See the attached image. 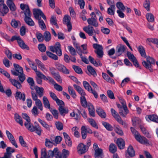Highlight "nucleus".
Wrapping results in <instances>:
<instances>
[{
  "label": "nucleus",
  "instance_id": "1",
  "mask_svg": "<svg viewBox=\"0 0 158 158\" xmlns=\"http://www.w3.org/2000/svg\"><path fill=\"white\" fill-rule=\"evenodd\" d=\"M21 9L24 15V21L29 26H33L35 25V23L31 17L32 13L28 5L21 3L20 5Z\"/></svg>",
  "mask_w": 158,
  "mask_h": 158
},
{
  "label": "nucleus",
  "instance_id": "2",
  "mask_svg": "<svg viewBox=\"0 0 158 158\" xmlns=\"http://www.w3.org/2000/svg\"><path fill=\"white\" fill-rule=\"evenodd\" d=\"M15 70L13 69L11 71L12 74L15 76H18L19 79H25V75L23 73V68L15 63L14 64Z\"/></svg>",
  "mask_w": 158,
  "mask_h": 158
},
{
  "label": "nucleus",
  "instance_id": "3",
  "mask_svg": "<svg viewBox=\"0 0 158 158\" xmlns=\"http://www.w3.org/2000/svg\"><path fill=\"white\" fill-rule=\"evenodd\" d=\"M131 131L134 135L136 139L141 144L148 145L149 144L148 140L144 137L141 136L138 132L134 128L131 127Z\"/></svg>",
  "mask_w": 158,
  "mask_h": 158
},
{
  "label": "nucleus",
  "instance_id": "4",
  "mask_svg": "<svg viewBox=\"0 0 158 158\" xmlns=\"http://www.w3.org/2000/svg\"><path fill=\"white\" fill-rule=\"evenodd\" d=\"M146 58L147 61L143 60L142 64L146 69L149 70L151 72H152L153 69L152 64H155V60L154 58L149 56H146Z\"/></svg>",
  "mask_w": 158,
  "mask_h": 158
},
{
  "label": "nucleus",
  "instance_id": "5",
  "mask_svg": "<svg viewBox=\"0 0 158 158\" xmlns=\"http://www.w3.org/2000/svg\"><path fill=\"white\" fill-rule=\"evenodd\" d=\"M57 148H55L53 151H47L45 148H43L41 150L40 158H53L54 156V153H56Z\"/></svg>",
  "mask_w": 158,
  "mask_h": 158
},
{
  "label": "nucleus",
  "instance_id": "6",
  "mask_svg": "<svg viewBox=\"0 0 158 158\" xmlns=\"http://www.w3.org/2000/svg\"><path fill=\"white\" fill-rule=\"evenodd\" d=\"M90 16L91 18H89L87 20L88 24L95 27H98L99 24L95 13L94 12H92L90 14Z\"/></svg>",
  "mask_w": 158,
  "mask_h": 158
},
{
  "label": "nucleus",
  "instance_id": "7",
  "mask_svg": "<svg viewBox=\"0 0 158 158\" xmlns=\"http://www.w3.org/2000/svg\"><path fill=\"white\" fill-rule=\"evenodd\" d=\"M56 153H54V156L56 158H67L69 155V151L65 149H63L61 153L59 152L57 148Z\"/></svg>",
  "mask_w": 158,
  "mask_h": 158
},
{
  "label": "nucleus",
  "instance_id": "8",
  "mask_svg": "<svg viewBox=\"0 0 158 158\" xmlns=\"http://www.w3.org/2000/svg\"><path fill=\"white\" fill-rule=\"evenodd\" d=\"M55 64L56 68L59 71L65 74L69 73L68 69L64 65L57 62H55Z\"/></svg>",
  "mask_w": 158,
  "mask_h": 158
},
{
  "label": "nucleus",
  "instance_id": "9",
  "mask_svg": "<svg viewBox=\"0 0 158 158\" xmlns=\"http://www.w3.org/2000/svg\"><path fill=\"white\" fill-rule=\"evenodd\" d=\"M93 47L96 50L95 51L98 56L99 57H102L103 55V48L101 45L97 44H94L93 45Z\"/></svg>",
  "mask_w": 158,
  "mask_h": 158
},
{
  "label": "nucleus",
  "instance_id": "10",
  "mask_svg": "<svg viewBox=\"0 0 158 158\" xmlns=\"http://www.w3.org/2000/svg\"><path fill=\"white\" fill-rule=\"evenodd\" d=\"M70 17L68 15H65L63 19V23L67 25L68 31L69 32L72 29V26L70 22Z\"/></svg>",
  "mask_w": 158,
  "mask_h": 158
},
{
  "label": "nucleus",
  "instance_id": "11",
  "mask_svg": "<svg viewBox=\"0 0 158 158\" xmlns=\"http://www.w3.org/2000/svg\"><path fill=\"white\" fill-rule=\"evenodd\" d=\"M126 48L125 46L121 44L117 45L116 48V55L117 56L121 55L125 52Z\"/></svg>",
  "mask_w": 158,
  "mask_h": 158
},
{
  "label": "nucleus",
  "instance_id": "12",
  "mask_svg": "<svg viewBox=\"0 0 158 158\" xmlns=\"http://www.w3.org/2000/svg\"><path fill=\"white\" fill-rule=\"evenodd\" d=\"M112 115L119 124L123 125L124 127H127V124L123 121L118 113L116 111Z\"/></svg>",
  "mask_w": 158,
  "mask_h": 158
},
{
  "label": "nucleus",
  "instance_id": "13",
  "mask_svg": "<svg viewBox=\"0 0 158 158\" xmlns=\"http://www.w3.org/2000/svg\"><path fill=\"white\" fill-rule=\"evenodd\" d=\"M9 11V9L7 6L5 4H1L0 5V12L1 15L4 16Z\"/></svg>",
  "mask_w": 158,
  "mask_h": 158
},
{
  "label": "nucleus",
  "instance_id": "14",
  "mask_svg": "<svg viewBox=\"0 0 158 158\" xmlns=\"http://www.w3.org/2000/svg\"><path fill=\"white\" fill-rule=\"evenodd\" d=\"M77 151L79 154H82L85 153L87 151L86 146L82 143H80L78 146Z\"/></svg>",
  "mask_w": 158,
  "mask_h": 158
},
{
  "label": "nucleus",
  "instance_id": "15",
  "mask_svg": "<svg viewBox=\"0 0 158 158\" xmlns=\"http://www.w3.org/2000/svg\"><path fill=\"white\" fill-rule=\"evenodd\" d=\"M24 80H10V81L12 84L17 88L19 89L21 87V83H22Z\"/></svg>",
  "mask_w": 158,
  "mask_h": 158
},
{
  "label": "nucleus",
  "instance_id": "16",
  "mask_svg": "<svg viewBox=\"0 0 158 158\" xmlns=\"http://www.w3.org/2000/svg\"><path fill=\"white\" fill-rule=\"evenodd\" d=\"M83 30L87 33L89 36H92L94 31V30L92 26H88L83 28Z\"/></svg>",
  "mask_w": 158,
  "mask_h": 158
},
{
  "label": "nucleus",
  "instance_id": "17",
  "mask_svg": "<svg viewBox=\"0 0 158 158\" xmlns=\"http://www.w3.org/2000/svg\"><path fill=\"white\" fill-rule=\"evenodd\" d=\"M16 99L18 100H22L24 101L25 100V95L24 93H22L20 92H17L15 95Z\"/></svg>",
  "mask_w": 158,
  "mask_h": 158
},
{
  "label": "nucleus",
  "instance_id": "18",
  "mask_svg": "<svg viewBox=\"0 0 158 158\" xmlns=\"http://www.w3.org/2000/svg\"><path fill=\"white\" fill-rule=\"evenodd\" d=\"M145 118L147 121H151L155 122L158 123V116L155 114L146 116Z\"/></svg>",
  "mask_w": 158,
  "mask_h": 158
},
{
  "label": "nucleus",
  "instance_id": "19",
  "mask_svg": "<svg viewBox=\"0 0 158 158\" xmlns=\"http://www.w3.org/2000/svg\"><path fill=\"white\" fill-rule=\"evenodd\" d=\"M123 110L122 109L119 110V113L123 117H126L127 114L129 113L127 106L123 107Z\"/></svg>",
  "mask_w": 158,
  "mask_h": 158
},
{
  "label": "nucleus",
  "instance_id": "20",
  "mask_svg": "<svg viewBox=\"0 0 158 158\" xmlns=\"http://www.w3.org/2000/svg\"><path fill=\"white\" fill-rule=\"evenodd\" d=\"M96 111L98 115L101 118H105L106 115L104 110L100 107H98L96 108Z\"/></svg>",
  "mask_w": 158,
  "mask_h": 158
},
{
  "label": "nucleus",
  "instance_id": "21",
  "mask_svg": "<svg viewBox=\"0 0 158 158\" xmlns=\"http://www.w3.org/2000/svg\"><path fill=\"white\" fill-rule=\"evenodd\" d=\"M89 115L90 116H95V109L91 103L89 104L88 106Z\"/></svg>",
  "mask_w": 158,
  "mask_h": 158
},
{
  "label": "nucleus",
  "instance_id": "22",
  "mask_svg": "<svg viewBox=\"0 0 158 158\" xmlns=\"http://www.w3.org/2000/svg\"><path fill=\"white\" fill-rule=\"evenodd\" d=\"M42 13V11L40 9H33V14L34 17L36 19H40V15H41Z\"/></svg>",
  "mask_w": 158,
  "mask_h": 158
},
{
  "label": "nucleus",
  "instance_id": "23",
  "mask_svg": "<svg viewBox=\"0 0 158 158\" xmlns=\"http://www.w3.org/2000/svg\"><path fill=\"white\" fill-rule=\"evenodd\" d=\"M55 52L59 56L62 55V51L60 49V44L58 42H57L55 44Z\"/></svg>",
  "mask_w": 158,
  "mask_h": 158
},
{
  "label": "nucleus",
  "instance_id": "24",
  "mask_svg": "<svg viewBox=\"0 0 158 158\" xmlns=\"http://www.w3.org/2000/svg\"><path fill=\"white\" fill-rule=\"evenodd\" d=\"M116 143L120 149H123L124 148L125 142L124 140L121 138H119L117 139Z\"/></svg>",
  "mask_w": 158,
  "mask_h": 158
},
{
  "label": "nucleus",
  "instance_id": "25",
  "mask_svg": "<svg viewBox=\"0 0 158 158\" xmlns=\"http://www.w3.org/2000/svg\"><path fill=\"white\" fill-rule=\"evenodd\" d=\"M73 86L78 93L81 95V97H85V96L86 94L85 93L80 87L76 84H74Z\"/></svg>",
  "mask_w": 158,
  "mask_h": 158
},
{
  "label": "nucleus",
  "instance_id": "26",
  "mask_svg": "<svg viewBox=\"0 0 158 158\" xmlns=\"http://www.w3.org/2000/svg\"><path fill=\"white\" fill-rule=\"evenodd\" d=\"M137 48L141 56L143 58H146V55L144 48L142 45H139Z\"/></svg>",
  "mask_w": 158,
  "mask_h": 158
},
{
  "label": "nucleus",
  "instance_id": "27",
  "mask_svg": "<svg viewBox=\"0 0 158 158\" xmlns=\"http://www.w3.org/2000/svg\"><path fill=\"white\" fill-rule=\"evenodd\" d=\"M18 43L19 47L23 49H26L29 50V48L28 46L26 44L24 41L21 38Z\"/></svg>",
  "mask_w": 158,
  "mask_h": 158
},
{
  "label": "nucleus",
  "instance_id": "28",
  "mask_svg": "<svg viewBox=\"0 0 158 158\" xmlns=\"http://www.w3.org/2000/svg\"><path fill=\"white\" fill-rule=\"evenodd\" d=\"M18 43L19 47L23 49H26L29 50V48L28 46L26 44L24 41L21 38Z\"/></svg>",
  "mask_w": 158,
  "mask_h": 158
},
{
  "label": "nucleus",
  "instance_id": "29",
  "mask_svg": "<svg viewBox=\"0 0 158 158\" xmlns=\"http://www.w3.org/2000/svg\"><path fill=\"white\" fill-rule=\"evenodd\" d=\"M6 4L11 11H14L16 10V7L13 2V1H7Z\"/></svg>",
  "mask_w": 158,
  "mask_h": 158
},
{
  "label": "nucleus",
  "instance_id": "30",
  "mask_svg": "<svg viewBox=\"0 0 158 158\" xmlns=\"http://www.w3.org/2000/svg\"><path fill=\"white\" fill-rule=\"evenodd\" d=\"M49 70L51 74L53 76L54 78H56V79H60V78L61 77L59 73H56L55 72L56 70L55 68L53 67L51 68H50Z\"/></svg>",
  "mask_w": 158,
  "mask_h": 158
},
{
  "label": "nucleus",
  "instance_id": "31",
  "mask_svg": "<svg viewBox=\"0 0 158 158\" xmlns=\"http://www.w3.org/2000/svg\"><path fill=\"white\" fill-rule=\"evenodd\" d=\"M43 38L46 42H48L51 38V36L50 33L48 31H45L44 34Z\"/></svg>",
  "mask_w": 158,
  "mask_h": 158
},
{
  "label": "nucleus",
  "instance_id": "32",
  "mask_svg": "<svg viewBox=\"0 0 158 158\" xmlns=\"http://www.w3.org/2000/svg\"><path fill=\"white\" fill-rule=\"evenodd\" d=\"M35 89L40 97H41L43 96L44 91V89L43 88H40L36 86Z\"/></svg>",
  "mask_w": 158,
  "mask_h": 158
},
{
  "label": "nucleus",
  "instance_id": "33",
  "mask_svg": "<svg viewBox=\"0 0 158 158\" xmlns=\"http://www.w3.org/2000/svg\"><path fill=\"white\" fill-rule=\"evenodd\" d=\"M24 125L28 130L31 132L34 131L35 126L31 123V122L29 123H25Z\"/></svg>",
  "mask_w": 158,
  "mask_h": 158
},
{
  "label": "nucleus",
  "instance_id": "34",
  "mask_svg": "<svg viewBox=\"0 0 158 158\" xmlns=\"http://www.w3.org/2000/svg\"><path fill=\"white\" fill-rule=\"evenodd\" d=\"M43 100L44 107L49 110L51 108L50 107V103L47 98L45 96H44Z\"/></svg>",
  "mask_w": 158,
  "mask_h": 158
},
{
  "label": "nucleus",
  "instance_id": "35",
  "mask_svg": "<svg viewBox=\"0 0 158 158\" xmlns=\"http://www.w3.org/2000/svg\"><path fill=\"white\" fill-rule=\"evenodd\" d=\"M68 89L69 94L73 98H75L77 97V95L75 91L72 87L70 85H69L68 86Z\"/></svg>",
  "mask_w": 158,
  "mask_h": 158
},
{
  "label": "nucleus",
  "instance_id": "36",
  "mask_svg": "<svg viewBox=\"0 0 158 158\" xmlns=\"http://www.w3.org/2000/svg\"><path fill=\"white\" fill-rule=\"evenodd\" d=\"M127 152L128 155L131 157H133L135 155V151L133 147L131 145H129L127 149Z\"/></svg>",
  "mask_w": 158,
  "mask_h": 158
},
{
  "label": "nucleus",
  "instance_id": "37",
  "mask_svg": "<svg viewBox=\"0 0 158 158\" xmlns=\"http://www.w3.org/2000/svg\"><path fill=\"white\" fill-rule=\"evenodd\" d=\"M15 121L21 126H23V122L21 117L18 114L16 113L15 114Z\"/></svg>",
  "mask_w": 158,
  "mask_h": 158
},
{
  "label": "nucleus",
  "instance_id": "38",
  "mask_svg": "<svg viewBox=\"0 0 158 158\" xmlns=\"http://www.w3.org/2000/svg\"><path fill=\"white\" fill-rule=\"evenodd\" d=\"M35 61L38 64L39 67L40 69L42 71L47 70L45 65L40 61L38 59H35Z\"/></svg>",
  "mask_w": 158,
  "mask_h": 158
},
{
  "label": "nucleus",
  "instance_id": "39",
  "mask_svg": "<svg viewBox=\"0 0 158 158\" xmlns=\"http://www.w3.org/2000/svg\"><path fill=\"white\" fill-rule=\"evenodd\" d=\"M59 110L61 115L64 116L65 114L68 112V110L67 108H64L62 106H60Z\"/></svg>",
  "mask_w": 158,
  "mask_h": 158
},
{
  "label": "nucleus",
  "instance_id": "40",
  "mask_svg": "<svg viewBox=\"0 0 158 158\" xmlns=\"http://www.w3.org/2000/svg\"><path fill=\"white\" fill-rule=\"evenodd\" d=\"M89 60L91 63L93 64L96 66H101L102 65V64L101 62H99L98 63L97 62L94 60V59L91 56H89Z\"/></svg>",
  "mask_w": 158,
  "mask_h": 158
},
{
  "label": "nucleus",
  "instance_id": "41",
  "mask_svg": "<svg viewBox=\"0 0 158 158\" xmlns=\"http://www.w3.org/2000/svg\"><path fill=\"white\" fill-rule=\"evenodd\" d=\"M115 10V6H112L108 8L107 13L110 15H114V14Z\"/></svg>",
  "mask_w": 158,
  "mask_h": 158
},
{
  "label": "nucleus",
  "instance_id": "42",
  "mask_svg": "<svg viewBox=\"0 0 158 158\" xmlns=\"http://www.w3.org/2000/svg\"><path fill=\"white\" fill-rule=\"evenodd\" d=\"M38 121L47 130L49 131L50 130L49 126L44 121L42 120L40 118H38Z\"/></svg>",
  "mask_w": 158,
  "mask_h": 158
},
{
  "label": "nucleus",
  "instance_id": "43",
  "mask_svg": "<svg viewBox=\"0 0 158 158\" xmlns=\"http://www.w3.org/2000/svg\"><path fill=\"white\" fill-rule=\"evenodd\" d=\"M116 6L117 8L118 9V10H122V11H124L125 10V7L121 2H118L116 4Z\"/></svg>",
  "mask_w": 158,
  "mask_h": 158
},
{
  "label": "nucleus",
  "instance_id": "44",
  "mask_svg": "<svg viewBox=\"0 0 158 158\" xmlns=\"http://www.w3.org/2000/svg\"><path fill=\"white\" fill-rule=\"evenodd\" d=\"M87 120L91 126L94 127L98 129V125L94 119L91 118H88Z\"/></svg>",
  "mask_w": 158,
  "mask_h": 158
},
{
  "label": "nucleus",
  "instance_id": "45",
  "mask_svg": "<svg viewBox=\"0 0 158 158\" xmlns=\"http://www.w3.org/2000/svg\"><path fill=\"white\" fill-rule=\"evenodd\" d=\"M95 157H99L102 156L103 155L102 150L101 149H98L95 151Z\"/></svg>",
  "mask_w": 158,
  "mask_h": 158
},
{
  "label": "nucleus",
  "instance_id": "46",
  "mask_svg": "<svg viewBox=\"0 0 158 158\" xmlns=\"http://www.w3.org/2000/svg\"><path fill=\"white\" fill-rule=\"evenodd\" d=\"M41 19V18L40 17V19H38L39 26L42 30H45L46 29V26L44 21Z\"/></svg>",
  "mask_w": 158,
  "mask_h": 158
},
{
  "label": "nucleus",
  "instance_id": "47",
  "mask_svg": "<svg viewBox=\"0 0 158 158\" xmlns=\"http://www.w3.org/2000/svg\"><path fill=\"white\" fill-rule=\"evenodd\" d=\"M88 70L90 74L94 76L95 77L97 76V73L94 68L90 65H88L87 66Z\"/></svg>",
  "mask_w": 158,
  "mask_h": 158
},
{
  "label": "nucleus",
  "instance_id": "48",
  "mask_svg": "<svg viewBox=\"0 0 158 158\" xmlns=\"http://www.w3.org/2000/svg\"><path fill=\"white\" fill-rule=\"evenodd\" d=\"M109 150L112 153H115L117 150V147L116 145L113 143L111 144L109 146Z\"/></svg>",
  "mask_w": 158,
  "mask_h": 158
},
{
  "label": "nucleus",
  "instance_id": "49",
  "mask_svg": "<svg viewBox=\"0 0 158 158\" xmlns=\"http://www.w3.org/2000/svg\"><path fill=\"white\" fill-rule=\"evenodd\" d=\"M102 124L107 130L110 131H111L113 130V128L112 127L109 123L106 122H103Z\"/></svg>",
  "mask_w": 158,
  "mask_h": 158
},
{
  "label": "nucleus",
  "instance_id": "50",
  "mask_svg": "<svg viewBox=\"0 0 158 158\" xmlns=\"http://www.w3.org/2000/svg\"><path fill=\"white\" fill-rule=\"evenodd\" d=\"M114 131L118 135H122L123 134V133L122 130L120 127L118 126H116L114 128Z\"/></svg>",
  "mask_w": 158,
  "mask_h": 158
},
{
  "label": "nucleus",
  "instance_id": "51",
  "mask_svg": "<svg viewBox=\"0 0 158 158\" xmlns=\"http://www.w3.org/2000/svg\"><path fill=\"white\" fill-rule=\"evenodd\" d=\"M80 100L81 103L83 106L85 107L88 106L86 99L85 97H81Z\"/></svg>",
  "mask_w": 158,
  "mask_h": 158
},
{
  "label": "nucleus",
  "instance_id": "52",
  "mask_svg": "<svg viewBox=\"0 0 158 158\" xmlns=\"http://www.w3.org/2000/svg\"><path fill=\"white\" fill-rule=\"evenodd\" d=\"M85 126H83L81 127V133L82 138L83 139H85L87 136V133L85 131Z\"/></svg>",
  "mask_w": 158,
  "mask_h": 158
},
{
  "label": "nucleus",
  "instance_id": "53",
  "mask_svg": "<svg viewBox=\"0 0 158 158\" xmlns=\"http://www.w3.org/2000/svg\"><path fill=\"white\" fill-rule=\"evenodd\" d=\"M132 121L133 123V124L134 126L139 124L141 122L140 119L139 118L136 117L133 118Z\"/></svg>",
  "mask_w": 158,
  "mask_h": 158
},
{
  "label": "nucleus",
  "instance_id": "54",
  "mask_svg": "<svg viewBox=\"0 0 158 158\" xmlns=\"http://www.w3.org/2000/svg\"><path fill=\"white\" fill-rule=\"evenodd\" d=\"M35 104L36 106L41 111L43 110V107L42 104L40 100H38L35 101Z\"/></svg>",
  "mask_w": 158,
  "mask_h": 158
},
{
  "label": "nucleus",
  "instance_id": "55",
  "mask_svg": "<svg viewBox=\"0 0 158 158\" xmlns=\"http://www.w3.org/2000/svg\"><path fill=\"white\" fill-rule=\"evenodd\" d=\"M146 18L149 22H152L154 21V18L153 15L151 13H148L146 15Z\"/></svg>",
  "mask_w": 158,
  "mask_h": 158
},
{
  "label": "nucleus",
  "instance_id": "56",
  "mask_svg": "<svg viewBox=\"0 0 158 158\" xmlns=\"http://www.w3.org/2000/svg\"><path fill=\"white\" fill-rule=\"evenodd\" d=\"M73 68L77 73L81 74L82 73V70L79 67L74 65L73 66Z\"/></svg>",
  "mask_w": 158,
  "mask_h": 158
},
{
  "label": "nucleus",
  "instance_id": "57",
  "mask_svg": "<svg viewBox=\"0 0 158 158\" xmlns=\"http://www.w3.org/2000/svg\"><path fill=\"white\" fill-rule=\"evenodd\" d=\"M39 50L41 52H44L46 50V47L45 45L43 44H40L38 45Z\"/></svg>",
  "mask_w": 158,
  "mask_h": 158
},
{
  "label": "nucleus",
  "instance_id": "58",
  "mask_svg": "<svg viewBox=\"0 0 158 158\" xmlns=\"http://www.w3.org/2000/svg\"><path fill=\"white\" fill-rule=\"evenodd\" d=\"M27 82L30 85V88L31 90H34L35 86L33 80H27Z\"/></svg>",
  "mask_w": 158,
  "mask_h": 158
},
{
  "label": "nucleus",
  "instance_id": "59",
  "mask_svg": "<svg viewBox=\"0 0 158 158\" xmlns=\"http://www.w3.org/2000/svg\"><path fill=\"white\" fill-rule=\"evenodd\" d=\"M20 23V21H16L15 19H13L11 22V26L15 28H17L19 24Z\"/></svg>",
  "mask_w": 158,
  "mask_h": 158
},
{
  "label": "nucleus",
  "instance_id": "60",
  "mask_svg": "<svg viewBox=\"0 0 158 158\" xmlns=\"http://www.w3.org/2000/svg\"><path fill=\"white\" fill-rule=\"evenodd\" d=\"M49 110L53 114L54 117L56 119H58V115L57 111L56 109H53L52 108L50 109Z\"/></svg>",
  "mask_w": 158,
  "mask_h": 158
},
{
  "label": "nucleus",
  "instance_id": "61",
  "mask_svg": "<svg viewBox=\"0 0 158 158\" xmlns=\"http://www.w3.org/2000/svg\"><path fill=\"white\" fill-rule=\"evenodd\" d=\"M34 131L39 135L40 136L41 134L42 130L40 127L38 126H35Z\"/></svg>",
  "mask_w": 158,
  "mask_h": 158
},
{
  "label": "nucleus",
  "instance_id": "62",
  "mask_svg": "<svg viewBox=\"0 0 158 158\" xmlns=\"http://www.w3.org/2000/svg\"><path fill=\"white\" fill-rule=\"evenodd\" d=\"M45 145L48 148H51L53 146L52 143L48 139H45Z\"/></svg>",
  "mask_w": 158,
  "mask_h": 158
},
{
  "label": "nucleus",
  "instance_id": "63",
  "mask_svg": "<svg viewBox=\"0 0 158 158\" xmlns=\"http://www.w3.org/2000/svg\"><path fill=\"white\" fill-rule=\"evenodd\" d=\"M55 125L57 129L60 130H61L63 129V125L62 123L59 122H56Z\"/></svg>",
  "mask_w": 158,
  "mask_h": 158
},
{
  "label": "nucleus",
  "instance_id": "64",
  "mask_svg": "<svg viewBox=\"0 0 158 158\" xmlns=\"http://www.w3.org/2000/svg\"><path fill=\"white\" fill-rule=\"evenodd\" d=\"M35 73L38 77L40 79H47L46 76L40 71L36 72Z\"/></svg>",
  "mask_w": 158,
  "mask_h": 158
}]
</instances>
